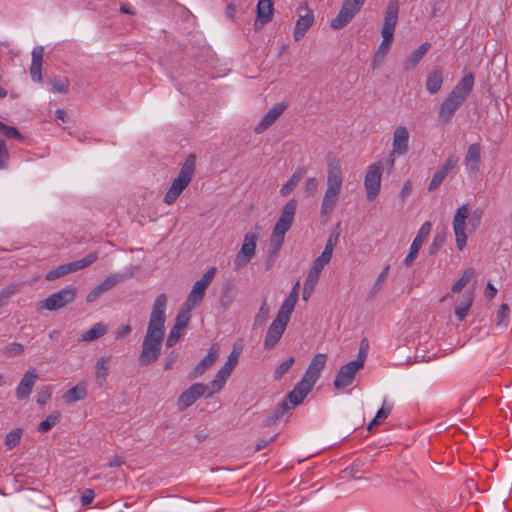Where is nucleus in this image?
I'll use <instances>...</instances> for the list:
<instances>
[{
  "instance_id": "f257e3e1",
  "label": "nucleus",
  "mask_w": 512,
  "mask_h": 512,
  "mask_svg": "<svg viewBox=\"0 0 512 512\" xmlns=\"http://www.w3.org/2000/svg\"><path fill=\"white\" fill-rule=\"evenodd\" d=\"M166 307L167 296L161 293L155 298L152 305L142 349L138 356V363L141 367L154 363L160 356L165 336Z\"/></svg>"
},
{
  "instance_id": "f03ea898",
  "label": "nucleus",
  "mask_w": 512,
  "mask_h": 512,
  "mask_svg": "<svg viewBox=\"0 0 512 512\" xmlns=\"http://www.w3.org/2000/svg\"><path fill=\"white\" fill-rule=\"evenodd\" d=\"M297 210V201L290 199L282 208L280 217L275 223L269 238V248L265 260V269L270 270L278 257L284 243L285 234L293 225Z\"/></svg>"
},
{
  "instance_id": "7ed1b4c3",
  "label": "nucleus",
  "mask_w": 512,
  "mask_h": 512,
  "mask_svg": "<svg viewBox=\"0 0 512 512\" xmlns=\"http://www.w3.org/2000/svg\"><path fill=\"white\" fill-rule=\"evenodd\" d=\"M474 86V75L468 73L453 87L448 96L440 105L438 119L443 124L448 123L455 112L464 104Z\"/></svg>"
},
{
  "instance_id": "20e7f679",
  "label": "nucleus",
  "mask_w": 512,
  "mask_h": 512,
  "mask_svg": "<svg viewBox=\"0 0 512 512\" xmlns=\"http://www.w3.org/2000/svg\"><path fill=\"white\" fill-rule=\"evenodd\" d=\"M343 184V173L337 161H331L327 167V187L321 202L320 215L327 222L340 198Z\"/></svg>"
},
{
  "instance_id": "39448f33",
  "label": "nucleus",
  "mask_w": 512,
  "mask_h": 512,
  "mask_svg": "<svg viewBox=\"0 0 512 512\" xmlns=\"http://www.w3.org/2000/svg\"><path fill=\"white\" fill-rule=\"evenodd\" d=\"M399 2L391 0L388 2L383 26L381 29L382 42L380 43L373 59V68H378L384 61L390 45L393 42L394 31L398 20Z\"/></svg>"
},
{
  "instance_id": "423d86ee",
  "label": "nucleus",
  "mask_w": 512,
  "mask_h": 512,
  "mask_svg": "<svg viewBox=\"0 0 512 512\" xmlns=\"http://www.w3.org/2000/svg\"><path fill=\"white\" fill-rule=\"evenodd\" d=\"M196 156L190 154L180 167L178 176L172 181L171 186L164 196V202L171 205L176 202L181 193L188 187L195 172Z\"/></svg>"
},
{
  "instance_id": "0eeeda50",
  "label": "nucleus",
  "mask_w": 512,
  "mask_h": 512,
  "mask_svg": "<svg viewBox=\"0 0 512 512\" xmlns=\"http://www.w3.org/2000/svg\"><path fill=\"white\" fill-rule=\"evenodd\" d=\"M241 350L234 347L231 353L228 356L227 361L224 365L218 370L214 379L208 384L211 387V390L207 394V398L211 397L215 393L219 392L225 385L227 379L230 377L232 371L236 367Z\"/></svg>"
},
{
  "instance_id": "6e6552de",
  "label": "nucleus",
  "mask_w": 512,
  "mask_h": 512,
  "mask_svg": "<svg viewBox=\"0 0 512 512\" xmlns=\"http://www.w3.org/2000/svg\"><path fill=\"white\" fill-rule=\"evenodd\" d=\"M215 273L216 268L211 267L202 275V277L198 281L194 283L190 293L188 294V297L183 303V305L186 306L187 309L193 310L201 304L208 286L214 279Z\"/></svg>"
},
{
  "instance_id": "1a4fd4ad",
  "label": "nucleus",
  "mask_w": 512,
  "mask_h": 512,
  "mask_svg": "<svg viewBox=\"0 0 512 512\" xmlns=\"http://www.w3.org/2000/svg\"><path fill=\"white\" fill-rule=\"evenodd\" d=\"M77 290L73 286H67L48 296L38 303V309L48 311L59 310L72 303L76 298Z\"/></svg>"
},
{
  "instance_id": "9d476101",
  "label": "nucleus",
  "mask_w": 512,
  "mask_h": 512,
  "mask_svg": "<svg viewBox=\"0 0 512 512\" xmlns=\"http://www.w3.org/2000/svg\"><path fill=\"white\" fill-rule=\"evenodd\" d=\"M290 318L291 314L281 309L278 310L277 316L270 324L264 339L265 350L272 349L279 342L286 330Z\"/></svg>"
},
{
  "instance_id": "9b49d317",
  "label": "nucleus",
  "mask_w": 512,
  "mask_h": 512,
  "mask_svg": "<svg viewBox=\"0 0 512 512\" xmlns=\"http://www.w3.org/2000/svg\"><path fill=\"white\" fill-rule=\"evenodd\" d=\"M98 259V255L96 253H89L84 258L76 261H72L63 265H60L54 269H51L45 276V279L48 281L56 280L60 277H63L69 273H73L84 269L91 264H93Z\"/></svg>"
},
{
  "instance_id": "f8f14e48",
  "label": "nucleus",
  "mask_w": 512,
  "mask_h": 512,
  "mask_svg": "<svg viewBox=\"0 0 512 512\" xmlns=\"http://www.w3.org/2000/svg\"><path fill=\"white\" fill-rule=\"evenodd\" d=\"M366 0H344L339 13L331 20L330 26L334 30L344 28L361 10Z\"/></svg>"
},
{
  "instance_id": "ddd939ff",
  "label": "nucleus",
  "mask_w": 512,
  "mask_h": 512,
  "mask_svg": "<svg viewBox=\"0 0 512 512\" xmlns=\"http://www.w3.org/2000/svg\"><path fill=\"white\" fill-rule=\"evenodd\" d=\"M382 171L383 164L381 161L375 162L367 168L364 178V186L366 196L369 201L374 200L380 192Z\"/></svg>"
},
{
  "instance_id": "4468645a",
  "label": "nucleus",
  "mask_w": 512,
  "mask_h": 512,
  "mask_svg": "<svg viewBox=\"0 0 512 512\" xmlns=\"http://www.w3.org/2000/svg\"><path fill=\"white\" fill-rule=\"evenodd\" d=\"M257 240V233L248 232L245 234L241 249L236 254L233 261L234 270H239L245 267L252 260L255 256Z\"/></svg>"
},
{
  "instance_id": "2eb2a0df",
  "label": "nucleus",
  "mask_w": 512,
  "mask_h": 512,
  "mask_svg": "<svg viewBox=\"0 0 512 512\" xmlns=\"http://www.w3.org/2000/svg\"><path fill=\"white\" fill-rule=\"evenodd\" d=\"M211 387L208 384L194 383L188 389L183 391L178 400L177 406L179 411H184L192 406L200 397H207Z\"/></svg>"
},
{
  "instance_id": "dca6fc26",
  "label": "nucleus",
  "mask_w": 512,
  "mask_h": 512,
  "mask_svg": "<svg viewBox=\"0 0 512 512\" xmlns=\"http://www.w3.org/2000/svg\"><path fill=\"white\" fill-rule=\"evenodd\" d=\"M470 213L467 204L461 205L453 218V230L455 234L456 246L459 250H462L467 242V236L465 233L466 220Z\"/></svg>"
},
{
  "instance_id": "f3484780",
  "label": "nucleus",
  "mask_w": 512,
  "mask_h": 512,
  "mask_svg": "<svg viewBox=\"0 0 512 512\" xmlns=\"http://www.w3.org/2000/svg\"><path fill=\"white\" fill-rule=\"evenodd\" d=\"M360 362L350 361L341 366L334 379V387L336 389H343L352 384L356 373L362 369Z\"/></svg>"
},
{
  "instance_id": "a211bd4d",
  "label": "nucleus",
  "mask_w": 512,
  "mask_h": 512,
  "mask_svg": "<svg viewBox=\"0 0 512 512\" xmlns=\"http://www.w3.org/2000/svg\"><path fill=\"white\" fill-rule=\"evenodd\" d=\"M301 10H305L306 13L304 15L299 14V18L296 21L293 38L296 42L300 41L306 34V32L310 29V27L314 23V14L313 11L308 8L306 2L302 3L298 7V12Z\"/></svg>"
},
{
  "instance_id": "6ab92c4d",
  "label": "nucleus",
  "mask_w": 512,
  "mask_h": 512,
  "mask_svg": "<svg viewBox=\"0 0 512 512\" xmlns=\"http://www.w3.org/2000/svg\"><path fill=\"white\" fill-rule=\"evenodd\" d=\"M431 227L432 225L429 221L424 222L420 227L416 237L414 238L410 246L409 253L404 259V264L406 267H410L413 264L414 260L416 259L419 253V250L422 247L425 238L429 235L431 231Z\"/></svg>"
},
{
  "instance_id": "aec40b11",
  "label": "nucleus",
  "mask_w": 512,
  "mask_h": 512,
  "mask_svg": "<svg viewBox=\"0 0 512 512\" xmlns=\"http://www.w3.org/2000/svg\"><path fill=\"white\" fill-rule=\"evenodd\" d=\"M458 162V156L450 155L447 158V160L434 173L429 183L428 190L433 191L437 189L442 184L446 176L457 166Z\"/></svg>"
},
{
  "instance_id": "412c9836",
  "label": "nucleus",
  "mask_w": 512,
  "mask_h": 512,
  "mask_svg": "<svg viewBox=\"0 0 512 512\" xmlns=\"http://www.w3.org/2000/svg\"><path fill=\"white\" fill-rule=\"evenodd\" d=\"M37 379L38 374L35 369L27 370L15 389L16 398L18 400L28 399Z\"/></svg>"
},
{
  "instance_id": "4be33fe9",
  "label": "nucleus",
  "mask_w": 512,
  "mask_h": 512,
  "mask_svg": "<svg viewBox=\"0 0 512 512\" xmlns=\"http://www.w3.org/2000/svg\"><path fill=\"white\" fill-rule=\"evenodd\" d=\"M326 361V354L318 353L314 355L302 379L308 381L310 385L314 386L320 377L321 371L325 367Z\"/></svg>"
},
{
  "instance_id": "5701e85b",
  "label": "nucleus",
  "mask_w": 512,
  "mask_h": 512,
  "mask_svg": "<svg viewBox=\"0 0 512 512\" xmlns=\"http://www.w3.org/2000/svg\"><path fill=\"white\" fill-rule=\"evenodd\" d=\"M219 356V347L213 344L207 355L193 368L189 373V379H196L202 376L217 360Z\"/></svg>"
},
{
  "instance_id": "b1692460",
  "label": "nucleus",
  "mask_w": 512,
  "mask_h": 512,
  "mask_svg": "<svg viewBox=\"0 0 512 512\" xmlns=\"http://www.w3.org/2000/svg\"><path fill=\"white\" fill-rule=\"evenodd\" d=\"M287 107L288 105L286 103H278L274 105L255 126L254 132L256 134L263 133L279 118V116L287 109Z\"/></svg>"
},
{
  "instance_id": "393cba45",
  "label": "nucleus",
  "mask_w": 512,
  "mask_h": 512,
  "mask_svg": "<svg viewBox=\"0 0 512 512\" xmlns=\"http://www.w3.org/2000/svg\"><path fill=\"white\" fill-rule=\"evenodd\" d=\"M409 132L405 126H398L393 132L392 150L398 156L405 155L409 150Z\"/></svg>"
},
{
  "instance_id": "a878e982",
  "label": "nucleus",
  "mask_w": 512,
  "mask_h": 512,
  "mask_svg": "<svg viewBox=\"0 0 512 512\" xmlns=\"http://www.w3.org/2000/svg\"><path fill=\"white\" fill-rule=\"evenodd\" d=\"M312 388L313 385H310L308 381L301 379V381L295 385L293 390L286 395L285 400H287V403L293 408L303 402L304 398L309 394Z\"/></svg>"
},
{
  "instance_id": "bb28decb",
  "label": "nucleus",
  "mask_w": 512,
  "mask_h": 512,
  "mask_svg": "<svg viewBox=\"0 0 512 512\" xmlns=\"http://www.w3.org/2000/svg\"><path fill=\"white\" fill-rule=\"evenodd\" d=\"M273 11L274 7L271 0H258L256 9L257 17L254 23L255 29H259L269 23L272 20Z\"/></svg>"
},
{
  "instance_id": "cd10ccee",
  "label": "nucleus",
  "mask_w": 512,
  "mask_h": 512,
  "mask_svg": "<svg viewBox=\"0 0 512 512\" xmlns=\"http://www.w3.org/2000/svg\"><path fill=\"white\" fill-rule=\"evenodd\" d=\"M481 163V148L478 143L471 144L466 152L465 165L467 172L474 175L479 171Z\"/></svg>"
},
{
  "instance_id": "c85d7f7f",
  "label": "nucleus",
  "mask_w": 512,
  "mask_h": 512,
  "mask_svg": "<svg viewBox=\"0 0 512 512\" xmlns=\"http://www.w3.org/2000/svg\"><path fill=\"white\" fill-rule=\"evenodd\" d=\"M307 168L305 167H299L288 179V181L282 185L280 189V194L283 197H287L290 195L294 189L297 187L299 182L302 180V178L306 175Z\"/></svg>"
},
{
  "instance_id": "c756f323",
  "label": "nucleus",
  "mask_w": 512,
  "mask_h": 512,
  "mask_svg": "<svg viewBox=\"0 0 512 512\" xmlns=\"http://www.w3.org/2000/svg\"><path fill=\"white\" fill-rule=\"evenodd\" d=\"M430 47L431 44L429 42H425L421 44L415 51H413L412 54L404 62L405 70H413L426 55Z\"/></svg>"
},
{
  "instance_id": "7c9ffc66",
  "label": "nucleus",
  "mask_w": 512,
  "mask_h": 512,
  "mask_svg": "<svg viewBox=\"0 0 512 512\" xmlns=\"http://www.w3.org/2000/svg\"><path fill=\"white\" fill-rule=\"evenodd\" d=\"M443 84V71L440 67H436L429 73L426 80V89L430 94H436Z\"/></svg>"
},
{
  "instance_id": "2f4dec72",
  "label": "nucleus",
  "mask_w": 512,
  "mask_h": 512,
  "mask_svg": "<svg viewBox=\"0 0 512 512\" xmlns=\"http://www.w3.org/2000/svg\"><path fill=\"white\" fill-rule=\"evenodd\" d=\"M292 407L287 403V400H283L280 402L273 412L265 419L264 426L274 425L276 422L281 420L284 415H286Z\"/></svg>"
},
{
  "instance_id": "473e14b6",
  "label": "nucleus",
  "mask_w": 512,
  "mask_h": 512,
  "mask_svg": "<svg viewBox=\"0 0 512 512\" xmlns=\"http://www.w3.org/2000/svg\"><path fill=\"white\" fill-rule=\"evenodd\" d=\"M86 397L87 389L86 386L82 383L70 388L62 396L63 400L68 404L83 400Z\"/></svg>"
},
{
  "instance_id": "72a5a7b5",
  "label": "nucleus",
  "mask_w": 512,
  "mask_h": 512,
  "mask_svg": "<svg viewBox=\"0 0 512 512\" xmlns=\"http://www.w3.org/2000/svg\"><path fill=\"white\" fill-rule=\"evenodd\" d=\"M107 332V327L103 323L99 322L94 324L89 330L81 334V341L91 342L104 336Z\"/></svg>"
},
{
  "instance_id": "f704fd0d",
  "label": "nucleus",
  "mask_w": 512,
  "mask_h": 512,
  "mask_svg": "<svg viewBox=\"0 0 512 512\" xmlns=\"http://www.w3.org/2000/svg\"><path fill=\"white\" fill-rule=\"evenodd\" d=\"M110 368V358L109 357H101L97 360L95 364V377L99 385H102L108 376V371Z\"/></svg>"
},
{
  "instance_id": "c9c22d12",
  "label": "nucleus",
  "mask_w": 512,
  "mask_h": 512,
  "mask_svg": "<svg viewBox=\"0 0 512 512\" xmlns=\"http://www.w3.org/2000/svg\"><path fill=\"white\" fill-rule=\"evenodd\" d=\"M299 295V282H296L289 295L285 298L280 309L291 314L294 311L295 305L298 301Z\"/></svg>"
},
{
  "instance_id": "e433bc0d",
  "label": "nucleus",
  "mask_w": 512,
  "mask_h": 512,
  "mask_svg": "<svg viewBox=\"0 0 512 512\" xmlns=\"http://www.w3.org/2000/svg\"><path fill=\"white\" fill-rule=\"evenodd\" d=\"M61 418V414L58 411L50 413L45 420L38 424L37 431L40 433H46L51 430Z\"/></svg>"
},
{
  "instance_id": "4c0bfd02",
  "label": "nucleus",
  "mask_w": 512,
  "mask_h": 512,
  "mask_svg": "<svg viewBox=\"0 0 512 512\" xmlns=\"http://www.w3.org/2000/svg\"><path fill=\"white\" fill-rule=\"evenodd\" d=\"M270 315V307L268 306L266 299L263 300L258 313L255 315L253 328L262 327L268 320Z\"/></svg>"
},
{
  "instance_id": "58836bf2",
  "label": "nucleus",
  "mask_w": 512,
  "mask_h": 512,
  "mask_svg": "<svg viewBox=\"0 0 512 512\" xmlns=\"http://www.w3.org/2000/svg\"><path fill=\"white\" fill-rule=\"evenodd\" d=\"M191 311L192 309H187L186 306L182 305L179 313L176 316L174 326L181 330H184L191 320Z\"/></svg>"
},
{
  "instance_id": "ea45409f",
  "label": "nucleus",
  "mask_w": 512,
  "mask_h": 512,
  "mask_svg": "<svg viewBox=\"0 0 512 512\" xmlns=\"http://www.w3.org/2000/svg\"><path fill=\"white\" fill-rule=\"evenodd\" d=\"M392 405L383 403L382 407L377 411L375 417L369 423L367 429L370 431L374 426L379 425L382 421H384L389 414L391 413Z\"/></svg>"
},
{
  "instance_id": "a19ab883",
  "label": "nucleus",
  "mask_w": 512,
  "mask_h": 512,
  "mask_svg": "<svg viewBox=\"0 0 512 512\" xmlns=\"http://www.w3.org/2000/svg\"><path fill=\"white\" fill-rule=\"evenodd\" d=\"M510 321V307L506 303H502L496 314V325L507 327Z\"/></svg>"
},
{
  "instance_id": "79ce46f5",
  "label": "nucleus",
  "mask_w": 512,
  "mask_h": 512,
  "mask_svg": "<svg viewBox=\"0 0 512 512\" xmlns=\"http://www.w3.org/2000/svg\"><path fill=\"white\" fill-rule=\"evenodd\" d=\"M474 275V269L473 268H467L462 276L454 283L452 286L451 291L453 293H459L461 290L469 283L471 278Z\"/></svg>"
},
{
  "instance_id": "37998d69",
  "label": "nucleus",
  "mask_w": 512,
  "mask_h": 512,
  "mask_svg": "<svg viewBox=\"0 0 512 512\" xmlns=\"http://www.w3.org/2000/svg\"><path fill=\"white\" fill-rule=\"evenodd\" d=\"M19 290V284H10L7 287L3 288L0 291V308L5 306L8 303L10 297L19 292Z\"/></svg>"
},
{
  "instance_id": "c03bdc74",
  "label": "nucleus",
  "mask_w": 512,
  "mask_h": 512,
  "mask_svg": "<svg viewBox=\"0 0 512 512\" xmlns=\"http://www.w3.org/2000/svg\"><path fill=\"white\" fill-rule=\"evenodd\" d=\"M473 298L471 296L466 297L461 305L455 308V315L459 321H463L468 315L469 309L472 305Z\"/></svg>"
},
{
  "instance_id": "a18cd8bd",
  "label": "nucleus",
  "mask_w": 512,
  "mask_h": 512,
  "mask_svg": "<svg viewBox=\"0 0 512 512\" xmlns=\"http://www.w3.org/2000/svg\"><path fill=\"white\" fill-rule=\"evenodd\" d=\"M22 436V430L17 428L9 432L5 438V445L8 449H12L20 443Z\"/></svg>"
},
{
  "instance_id": "49530a36",
  "label": "nucleus",
  "mask_w": 512,
  "mask_h": 512,
  "mask_svg": "<svg viewBox=\"0 0 512 512\" xmlns=\"http://www.w3.org/2000/svg\"><path fill=\"white\" fill-rule=\"evenodd\" d=\"M318 185H319L318 180L315 177L307 178L305 180L304 186H303V191H304L305 197H307V198L313 197L317 192Z\"/></svg>"
},
{
  "instance_id": "de8ad7c7",
  "label": "nucleus",
  "mask_w": 512,
  "mask_h": 512,
  "mask_svg": "<svg viewBox=\"0 0 512 512\" xmlns=\"http://www.w3.org/2000/svg\"><path fill=\"white\" fill-rule=\"evenodd\" d=\"M47 83L52 87L53 92L66 93L68 91V80H62L60 78H48Z\"/></svg>"
},
{
  "instance_id": "09e8293b",
  "label": "nucleus",
  "mask_w": 512,
  "mask_h": 512,
  "mask_svg": "<svg viewBox=\"0 0 512 512\" xmlns=\"http://www.w3.org/2000/svg\"><path fill=\"white\" fill-rule=\"evenodd\" d=\"M0 133H2L5 137L9 139H23V136L21 135L18 129H16L13 126H9L3 123L2 121H0Z\"/></svg>"
},
{
  "instance_id": "8fccbe9b",
  "label": "nucleus",
  "mask_w": 512,
  "mask_h": 512,
  "mask_svg": "<svg viewBox=\"0 0 512 512\" xmlns=\"http://www.w3.org/2000/svg\"><path fill=\"white\" fill-rule=\"evenodd\" d=\"M294 357H289L282 363H280L274 371V378L279 380L294 364Z\"/></svg>"
},
{
  "instance_id": "3c124183",
  "label": "nucleus",
  "mask_w": 512,
  "mask_h": 512,
  "mask_svg": "<svg viewBox=\"0 0 512 512\" xmlns=\"http://www.w3.org/2000/svg\"><path fill=\"white\" fill-rule=\"evenodd\" d=\"M369 350V342L367 338H363L359 345V352L357 355V359L353 360L354 362H360V365L364 367L365 360L368 355Z\"/></svg>"
},
{
  "instance_id": "603ef678",
  "label": "nucleus",
  "mask_w": 512,
  "mask_h": 512,
  "mask_svg": "<svg viewBox=\"0 0 512 512\" xmlns=\"http://www.w3.org/2000/svg\"><path fill=\"white\" fill-rule=\"evenodd\" d=\"M24 346L21 343L13 342L5 346L4 353L8 357H16L23 353Z\"/></svg>"
},
{
  "instance_id": "864d4df0",
  "label": "nucleus",
  "mask_w": 512,
  "mask_h": 512,
  "mask_svg": "<svg viewBox=\"0 0 512 512\" xmlns=\"http://www.w3.org/2000/svg\"><path fill=\"white\" fill-rule=\"evenodd\" d=\"M445 233H437L434 238H433V241L429 247V254L430 255H434L436 254L440 248L443 246L444 242H445Z\"/></svg>"
},
{
  "instance_id": "5fc2aeb1",
  "label": "nucleus",
  "mask_w": 512,
  "mask_h": 512,
  "mask_svg": "<svg viewBox=\"0 0 512 512\" xmlns=\"http://www.w3.org/2000/svg\"><path fill=\"white\" fill-rule=\"evenodd\" d=\"M332 255L322 251L321 255L318 256L312 263V268H316L319 271H322L324 266L328 264L331 260Z\"/></svg>"
},
{
  "instance_id": "6e6d98bb",
  "label": "nucleus",
  "mask_w": 512,
  "mask_h": 512,
  "mask_svg": "<svg viewBox=\"0 0 512 512\" xmlns=\"http://www.w3.org/2000/svg\"><path fill=\"white\" fill-rule=\"evenodd\" d=\"M182 334H183V330L173 326L168 334L167 339H166V346L173 347L174 345H176V343L182 337Z\"/></svg>"
},
{
  "instance_id": "4d7b16f0",
  "label": "nucleus",
  "mask_w": 512,
  "mask_h": 512,
  "mask_svg": "<svg viewBox=\"0 0 512 512\" xmlns=\"http://www.w3.org/2000/svg\"><path fill=\"white\" fill-rule=\"evenodd\" d=\"M123 277L119 274H110L107 276L101 284L103 287H105L106 291H109L110 289L114 288L118 283L122 281Z\"/></svg>"
},
{
  "instance_id": "13d9d810",
  "label": "nucleus",
  "mask_w": 512,
  "mask_h": 512,
  "mask_svg": "<svg viewBox=\"0 0 512 512\" xmlns=\"http://www.w3.org/2000/svg\"><path fill=\"white\" fill-rule=\"evenodd\" d=\"M10 159L9 151L4 140L0 139V169H5L8 166Z\"/></svg>"
},
{
  "instance_id": "bf43d9fd",
  "label": "nucleus",
  "mask_w": 512,
  "mask_h": 512,
  "mask_svg": "<svg viewBox=\"0 0 512 512\" xmlns=\"http://www.w3.org/2000/svg\"><path fill=\"white\" fill-rule=\"evenodd\" d=\"M105 292V287L101 283L95 286L86 296V301L88 303H92L96 301L99 297H101Z\"/></svg>"
},
{
  "instance_id": "052dcab7",
  "label": "nucleus",
  "mask_w": 512,
  "mask_h": 512,
  "mask_svg": "<svg viewBox=\"0 0 512 512\" xmlns=\"http://www.w3.org/2000/svg\"><path fill=\"white\" fill-rule=\"evenodd\" d=\"M51 386H43L37 393V403L39 405L46 404L51 398Z\"/></svg>"
},
{
  "instance_id": "680f3d73",
  "label": "nucleus",
  "mask_w": 512,
  "mask_h": 512,
  "mask_svg": "<svg viewBox=\"0 0 512 512\" xmlns=\"http://www.w3.org/2000/svg\"><path fill=\"white\" fill-rule=\"evenodd\" d=\"M321 272L322 271H319L316 268L311 267L304 284L315 288V286L319 280Z\"/></svg>"
},
{
  "instance_id": "e2e57ef3",
  "label": "nucleus",
  "mask_w": 512,
  "mask_h": 512,
  "mask_svg": "<svg viewBox=\"0 0 512 512\" xmlns=\"http://www.w3.org/2000/svg\"><path fill=\"white\" fill-rule=\"evenodd\" d=\"M389 269H390V266L386 265L385 268L383 269V271L377 277L371 293L375 294V293H377V291H379L381 289L383 282L386 280V278L388 276Z\"/></svg>"
},
{
  "instance_id": "0e129e2a",
  "label": "nucleus",
  "mask_w": 512,
  "mask_h": 512,
  "mask_svg": "<svg viewBox=\"0 0 512 512\" xmlns=\"http://www.w3.org/2000/svg\"><path fill=\"white\" fill-rule=\"evenodd\" d=\"M44 48L42 46L34 47L32 50L31 64L42 65Z\"/></svg>"
},
{
  "instance_id": "69168bd1",
  "label": "nucleus",
  "mask_w": 512,
  "mask_h": 512,
  "mask_svg": "<svg viewBox=\"0 0 512 512\" xmlns=\"http://www.w3.org/2000/svg\"><path fill=\"white\" fill-rule=\"evenodd\" d=\"M30 75L33 81L41 82L42 81V65L31 64L30 66Z\"/></svg>"
},
{
  "instance_id": "338daca9",
  "label": "nucleus",
  "mask_w": 512,
  "mask_h": 512,
  "mask_svg": "<svg viewBox=\"0 0 512 512\" xmlns=\"http://www.w3.org/2000/svg\"><path fill=\"white\" fill-rule=\"evenodd\" d=\"M338 234H331L325 244L324 250L325 252L329 254H333V249L337 245L338 242Z\"/></svg>"
},
{
  "instance_id": "774afa93",
  "label": "nucleus",
  "mask_w": 512,
  "mask_h": 512,
  "mask_svg": "<svg viewBox=\"0 0 512 512\" xmlns=\"http://www.w3.org/2000/svg\"><path fill=\"white\" fill-rule=\"evenodd\" d=\"M95 494L92 489H86L81 495L80 501L83 506L91 504L94 500Z\"/></svg>"
}]
</instances>
